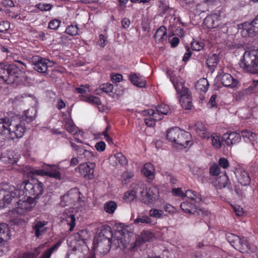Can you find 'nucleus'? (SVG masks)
Listing matches in <instances>:
<instances>
[{"mask_svg":"<svg viewBox=\"0 0 258 258\" xmlns=\"http://www.w3.org/2000/svg\"><path fill=\"white\" fill-rule=\"evenodd\" d=\"M125 236L120 231H116L113 234L110 226L104 228L94 242L97 251L103 254H106L110 249L111 244L117 247H126L130 242L129 238L125 239Z\"/></svg>","mask_w":258,"mask_h":258,"instance_id":"1","label":"nucleus"},{"mask_svg":"<svg viewBox=\"0 0 258 258\" xmlns=\"http://www.w3.org/2000/svg\"><path fill=\"white\" fill-rule=\"evenodd\" d=\"M43 186V184L38 180L34 181L32 183L28 180H25L20 184L17 185V188L10 191L13 198H21V196L24 195L32 197L34 200L42 194Z\"/></svg>","mask_w":258,"mask_h":258,"instance_id":"2","label":"nucleus"},{"mask_svg":"<svg viewBox=\"0 0 258 258\" xmlns=\"http://www.w3.org/2000/svg\"><path fill=\"white\" fill-rule=\"evenodd\" d=\"M167 139L173 143L175 148L178 149L189 147L192 144L190 133L177 127L172 128L167 132Z\"/></svg>","mask_w":258,"mask_h":258,"instance_id":"3","label":"nucleus"},{"mask_svg":"<svg viewBox=\"0 0 258 258\" xmlns=\"http://www.w3.org/2000/svg\"><path fill=\"white\" fill-rule=\"evenodd\" d=\"M20 75V69L14 64H0V81L7 84L14 83Z\"/></svg>","mask_w":258,"mask_h":258,"instance_id":"4","label":"nucleus"},{"mask_svg":"<svg viewBox=\"0 0 258 258\" xmlns=\"http://www.w3.org/2000/svg\"><path fill=\"white\" fill-rule=\"evenodd\" d=\"M240 67L247 72H252L258 68V50L246 51L240 63Z\"/></svg>","mask_w":258,"mask_h":258,"instance_id":"5","label":"nucleus"},{"mask_svg":"<svg viewBox=\"0 0 258 258\" xmlns=\"http://www.w3.org/2000/svg\"><path fill=\"white\" fill-rule=\"evenodd\" d=\"M140 192L143 202L146 204H154L158 199V189L156 186H153L148 189L145 184L139 183Z\"/></svg>","mask_w":258,"mask_h":258,"instance_id":"6","label":"nucleus"},{"mask_svg":"<svg viewBox=\"0 0 258 258\" xmlns=\"http://www.w3.org/2000/svg\"><path fill=\"white\" fill-rule=\"evenodd\" d=\"M226 238L234 248L242 252L247 251L250 248L248 239L245 237H239L228 233L226 234Z\"/></svg>","mask_w":258,"mask_h":258,"instance_id":"7","label":"nucleus"},{"mask_svg":"<svg viewBox=\"0 0 258 258\" xmlns=\"http://www.w3.org/2000/svg\"><path fill=\"white\" fill-rule=\"evenodd\" d=\"M9 131L7 140L22 138L26 132L24 122L20 121L19 119L18 121L12 119Z\"/></svg>","mask_w":258,"mask_h":258,"instance_id":"8","label":"nucleus"},{"mask_svg":"<svg viewBox=\"0 0 258 258\" xmlns=\"http://www.w3.org/2000/svg\"><path fill=\"white\" fill-rule=\"evenodd\" d=\"M243 37H252L258 34V19L255 17L251 22H244L238 25Z\"/></svg>","mask_w":258,"mask_h":258,"instance_id":"9","label":"nucleus"},{"mask_svg":"<svg viewBox=\"0 0 258 258\" xmlns=\"http://www.w3.org/2000/svg\"><path fill=\"white\" fill-rule=\"evenodd\" d=\"M29 174L38 175H48L56 179H60L61 177L59 168L55 165H47L45 169H34L30 168Z\"/></svg>","mask_w":258,"mask_h":258,"instance_id":"10","label":"nucleus"},{"mask_svg":"<svg viewBox=\"0 0 258 258\" xmlns=\"http://www.w3.org/2000/svg\"><path fill=\"white\" fill-rule=\"evenodd\" d=\"M170 80L172 83L175 90H176L178 94L179 95L181 98V101L182 104H183L184 99H186L188 106H190L191 94L188 89L183 86L182 82H179L178 79L176 77H172L170 78Z\"/></svg>","mask_w":258,"mask_h":258,"instance_id":"11","label":"nucleus"},{"mask_svg":"<svg viewBox=\"0 0 258 258\" xmlns=\"http://www.w3.org/2000/svg\"><path fill=\"white\" fill-rule=\"evenodd\" d=\"M20 198L17 202L18 207L16 209L17 213L20 215H23L30 211L35 205V201L32 197L24 195Z\"/></svg>","mask_w":258,"mask_h":258,"instance_id":"12","label":"nucleus"},{"mask_svg":"<svg viewBox=\"0 0 258 258\" xmlns=\"http://www.w3.org/2000/svg\"><path fill=\"white\" fill-rule=\"evenodd\" d=\"M60 205L62 207L69 206L79 202L80 200V192L78 189L73 188L60 197Z\"/></svg>","mask_w":258,"mask_h":258,"instance_id":"13","label":"nucleus"},{"mask_svg":"<svg viewBox=\"0 0 258 258\" xmlns=\"http://www.w3.org/2000/svg\"><path fill=\"white\" fill-rule=\"evenodd\" d=\"M188 200L183 202L180 204V208L183 211L188 214H195L197 212L200 214V212H202L201 210L198 211L197 206L194 203V198L192 197H187Z\"/></svg>","mask_w":258,"mask_h":258,"instance_id":"14","label":"nucleus"},{"mask_svg":"<svg viewBox=\"0 0 258 258\" xmlns=\"http://www.w3.org/2000/svg\"><path fill=\"white\" fill-rule=\"evenodd\" d=\"M144 115H148L149 117L145 119V122L148 126H154L155 125V121L162 119L160 114L156 113L152 109H149L143 111Z\"/></svg>","mask_w":258,"mask_h":258,"instance_id":"15","label":"nucleus"},{"mask_svg":"<svg viewBox=\"0 0 258 258\" xmlns=\"http://www.w3.org/2000/svg\"><path fill=\"white\" fill-rule=\"evenodd\" d=\"M12 119L7 117L0 118V137L4 140L8 139L9 128L11 126Z\"/></svg>","mask_w":258,"mask_h":258,"instance_id":"16","label":"nucleus"},{"mask_svg":"<svg viewBox=\"0 0 258 258\" xmlns=\"http://www.w3.org/2000/svg\"><path fill=\"white\" fill-rule=\"evenodd\" d=\"M48 60L39 57L33 58L32 64L33 69L40 73H45L48 69Z\"/></svg>","mask_w":258,"mask_h":258,"instance_id":"17","label":"nucleus"},{"mask_svg":"<svg viewBox=\"0 0 258 258\" xmlns=\"http://www.w3.org/2000/svg\"><path fill=\"white\" fill-rule=\"evenodd\" d=\"M47 222L45 221H35L32 226L33 231L37 238L43 235L47 231L45 227Z\"/></svg>","mask_w":258,"mask_h":258,"instance_id":"18","label":"nucleus"},{"mask_svg":"<svg viewBox=\"0 0 258 258\" xmlns=\"http://www.w3.org/2000/svg\"><path fill=\"white\" fill-rule=\"evenodd\" d=\"M219 77L223 85L227 87L234 88L236 86L238 82L237 80L234 79L233 77L228 73H221Z\"/></svg>","mask_w":258,"mask_h":258,"instance_id":"19","label":"nucleus"},{"mask_svg":"<svg viewBox=\"0 0 258 258\" xmlns=\"http://www.w3.org/2000/svg\"><path fill=\"white\" fill-rule=\"evenodd\" d=\"M222 139L228 146H232L240 141L241 136L239 134L236 132L227 133L223 135Z\"/></svg>","mask_w":258,"mask_h":258,"instance_id":"20","label":"nucleus"},{"mask_svg":"<svg viewBox=\"0 0 258 258\" xmlns=\"http://www.w3.org/2000/svg\"><path fill=\"white\" fill-rule=\"evenodd\" d=\"M235 174L238 182L243 186L250 183V179L248 173L242 168L236 169Z\"/></svg>","mask_w":258,"mask_h":258,"instance_id":"21","label":"nucleus"},{"mask_svg":"<svg viewBox=\"0 0 258 258\" xmlns=\"http://www.w3.org/2000/svg\"><path fill=\"white\" fill-rule=\"evenodd\" d=\"M94 164L93 162H83L79 166V172L84 177L92 175L94 172Z\"/></svg>","mask_w":258,"mask_h":258,"instance_id":"22","label":"nucleus"},{"mask_svg":"<svg viewBox=\"0 0 258 258\" xmlns=\"http://www.w3.org/2000/svg\"><path fill=\"white\" fill-rule=\"evenodd\" d=\"M219 16L217 14L209 15L204 20V24L208 29L217 27L220 24Z\"/></svg>","mask_w":258,"mask_h":258,"instance_id":"23","label":"nucleus"},{"mask_svg":"<svg viewBox=\"0 0 258 258\" xmlns=\"http://www.w3.org/2000/svg\"><path fill=\"white\" fill-rule=\"evenodd\" d=\"M13 199L11 191L0 186V208L5 207Z\"/></svg>","mask_w":258,"mask_h":258,"instance_id":"24","label":"nucleus"},{"mask_svg":"<svg viewBox=\"0 0 258 258\" xmlns=\"http://www.w3.org/2000/svg\"><path fill=\"white\" fill-rule=\"evenodd\" d=\"M142 173L148 178L152 181L155 177V168L151 162H146L142 169Z\"/></svg>","mask_w":258,"mask_h":258,"instance_id":"25","label":"nucleus"},{"mask_svg":"<svg viewBox=\"0 0 258 258\" xmlns=\"http://www.w3.org/2000/svg\"><path fill=\"white\" fill-rule=\"evenodd\" d=\"M48 244L47 242L42 244L38 247L23 253L19 258H36L40 253L42 249L48 246Z\"/></svg>","mask_w":258,"mask_h":258,"instance_id":"26","label":"nucleus"},{"mask_svg":"<svg viewBox=\"0 0 258 258\" xmlns=\"http://www.w3.org/2000/svg\"><path fill=\"white\" fill-rule=\"evenodd\" d=\"M129 79L135 86L139 87H144L146 84L145 78L138 74H130Z\"/></svg>","mask_w":258,"mask_h":258,"instance_id":"27","label":"nucleus"},{"mask_svg":"<svg viewBox=\"0 0 258 258\" xmlns=\"http://www.w3.org/2000/svg\"><path fill=\"white\" fill-rule=\"evenodd\" d=\"M229 178L225 174H223L219 177H216L213 181V184L217 188L221 189L228 185Z\"/></svg>","mask_w":258,"mask_h":258,"instance_id":"28","label":"nucleus"},{"mask_svg":"<svg viewBox=\"0 0 258 258\" xmlns=\"http://www.w3.org/2000/svg\"><path fill=\"white\" fill-rule=\"evenodd\" d=\"M194 130L201 138L207 139L209 138V133L207 131L205 125L202 122H197L194 127Z\"/></svg>","mask_w":258,"mask_h":258,"instance_id":"29","label":"nucleus"},{"mask_svg":"<svg viewBox=\"0 0 258 258\" xmlns=\"http://www.w3.org/2000/svg\"><path fill=\"white\" fill-rule=\"evenodd\" d=\"M10 238L9 227L6 223L0 224V244Z\"/></svg>","mask_w":258,"mask_h":258,"instance_id":"30","label":"nucleus"},{"mask_svg":"<svg viewBox=\"0 0 258 258\" xmlns=\"http://www.w3.org/2000/svg\"><path fill=\"white\" fill-rule=\"evenodd\" d=\"M75 238L80 244H86V241L89 238V235L86 230H81L75 234Z\"/></svg>","mask_w":258,"mask_h":258,"instance_id":"31","label":"nucleus"},{"mask_svg":"<svg viewBox=\"0 0 258 258\" xmlns=\"http://www.w3.org/2000/svg\"><path fill=\"white\" fill-rule=\"evenodd\" d=\"M166 29L164 26L160 27L155 32L154 38L157 43H161L166 39Z\"/></svg>","mask_w":258,"mask_h":258,"instance_id":"32","label":"nucleus"},{"mask_svg":"<svg viewBox=\"0 0 258 258\" xmlns=\"http://www.w3.org/2000/svg\"><path fill=\"white\" fill-rule=\"evenodd\" d=\"M196 89L198 91L206 92L209 87V83L205 78L200 79L196 84Z\"/></svg>","mask_w":258,"mask_h":258,"instance_id":"33","label":"nucleus"},{"mask_svg":"<svg viewBox=\"0 0 258 258\" xmlns=\"http://www.w3.org/2000/svg\"><path fill=\"white\" fill-rule=\"evenodd\" d=\"M64 127L66 130L71 134L75 135L77 133L78 128L75 125L72 119L68 117L65 119Z\"/></svg>","mask_w":258,"mask_h":258,"instance_id":"34","label":"nucleus"},{"mask_svg":"<svg viewBox=\"0 0 258 258\" xmlns=\"http://www.w3.org/2000/svg\"><path fill=\"white\" fill-rule=\"evenodd\" d=\"M219 62V56L216 54L212 53L209 54L206 63L209 68L212 69L216 67Z\"/></svg>","mask_w":258,"mask_h":258,"instance_id":"35","label":"nucleus"},{"mask_svg":"<svg viewBox=\"0 0 258 258\" xmlns=\"http://www.w3.org/2000/svg\"><path fill=\"white\" fill-rule=\"evenodd\" d=\"M241 135L245 141L253 142L256 140L257 136L256 134L253 133L248 130H243L241 132Z\"/></svg>","mask_w":258,"mask_h":258,"instance_id":"36","label":"nucleus"},{"mask_svg":"<svg viewBox=\"0 0 258 258\" xmlns=\"http://www.w3.org/2000/svg\"><path fill=\"white\" fill-rule=\"evenodd\" d=\"M36 110L34 108L32 107L25 111L23 117L27 122H31L36 117Z\"/></svg>","mask_w":258,"mask_h":258,"instance_id":"37","label":"nucleus"},{"mask_svg":"<svg viewBox=\"0 0 258 258\" xmlns=\"http://www.w3.org/2000/svg\"><path fill=\"white\" fill-rule=\"evenodd\" d=\"M61 244L60 241H58L54 245L50 248L46 250L41 255L40 258H50L52 252L57 249Z\"/></svg>","mask_w":258,"mask_h":258,"instance_id":"38","label":"nucleus"},{"mask_svg":"<svg viewBox=\"0 0 258 258\" xmlns=\"http://www.w3.org/2000/svg\"><path fill=\"white\" fill-rule=\"evenodd\" d=\"M117 208V205L114 201L106 202L104 206V211L108 214H113Z\"/></svg>","mask_w":258,"mask_h":258,"instance_id":"39","label":"nucleus"},{"mask_svg":"<svg viewBox=\"0 0 258 258\" xmlns=\"http://www.w3.org/2000/svg\"><path fill=\"white\" fill-rule=\"evenodd\" d=\"M155 112L160 114L162 118L163 115H167L170 112V109L167 105L162 104L156 107Z\"/></svg>","mask_w":258,"mask_h":258,"instance_id":"40","label":"nucleus"},{"mask_svg":"<svg viewBox=\"0 0 258 258\" xmlns=\"http://www.w3.org/2000/svg\"><path fill=\"white\" fill-rule=\"evenodd\" d=\"M172 193L174 196H178L181 198L187 197L189 193L193 194L194 192L191 190H187L185 193H184L181 188H175L172 190Z\"/></svg>","mask_w":258,"mask_h":258,"instance_id":"41","label":"nucleus"},{"mask_svg":"<svg viewBox=\"0 0 258 258\" xmlns=\"http://www.w3.org/2000/svg\"><path fill=\"white\" fill-rule=\"evenodd\" d=\"M65 218L68 225L70 226L69 231H72L76 225V218L75 215L70 214L66 217Z\"/></svg>","mask_w":258,"mask_h":258,"instance_id":"42","label":"nucleus"},{"mask_svg":"<svg viewBox=\"0 0 258 258\" xmlns=\"http://www.w3.org/2000/svg\"><path fill=\"white\" fill-rule=\"evenodd\" d=\"M151 222V219L148 216H138L134 221V223L136 224L139 223L142 224H150Z\"/></svg>","mask_w":258,"mask_h":258,"instance_id":"43","label":"nucleus"},{"mask_svg":"<svg viewBox=\"0 0 258 258\" xmlns=\"http://www.w3.org/2000/svg\"><path fill=\"white\" fill-rule=\"evenodd\" d=\"M136 191L134 190H131L127 191L124 194L123 199L127 202H131L136 199Z\"/></svg>","mask_w":258,"mask_h":258,"instance_id":"44","label":"nucleus"},{"mask_svg":"<svg viewBox=\"0 0 258 258\" xmlns=\"http://www.w3.org/2000/svg\"><path fill=\"white\" fill-rule=\"evenodd\" d=\"M164 212L162 210L157 209H152L149 212V215L150 217H154L156 219L161 218Z\"/></svg>","mask_w":258,"mask_h":258,"instance_id":"45","label":"nucleus"},{"mask_svg":"<svg viewBox=\"0 0 258 258\" xmlns=\"http://www.w3.org/2000/svg\"><path fill=\"white\" fill-rule=\"evenodd\" d=\"M146 241L143 239V238L140 235L137 237L135 242L132 245L130 249L131 251H136L140 245L144 243Z\"/></svg>","mask_w":258,"mask_h":258,"instance_id":"46","label":"nucleus"},{"mask_svg":"<svg viewBox=\"0 0 258 258\" xmlns=\"http://www.w3.org/2000/svg\"><path fill=\"white\" fill-rule=\"evenodd\" d=\"M109 159L111 161H124L126 160L125 157L121 152L110 156Z\"/></svg>","mask_w":258,"mask_h":258,"instance_id":"47","label":"nucleus"},{"mask_svg":"<svg viewBox=\"0 0 258 258\" xmlns=\"http://www.w3.org/2000/svg\"><path fill=\"white\" fill-rule=\"evenodd\" d=\"M78 30L77 26L71 25L67 27L66 32L71 36H76L78 34Z\"/></svg>","mask_w":258,"mask_h":258,"instance_id":"48","label":"nucleus"},{"mask_svg":"<svg viewBox=\"0 0 258 258\" xmlns=\"http://www.w3.org/2000/svg\"><path fill=\"white\" fill-rule=\"evenodd\" d=\"M211 140L213 146L216 148H219L221 146V142L220 137L216 135H213L211 136Z\"/></svg>","mask_w":258,"mask_h":258,"instance_id":"49","label":"nucleus"},{"mask_svg":"<svg viewBox=\"0 0 258 258\" xmlns=\"http://www.w3.org/2000/svg\"><path fill=\"white\" fill-rule=\"evenodd\" d=\"M100 89L102 91L109 93L112 92L113 89V86L110 83H104L100 85Z\"/></svg>","mask_w":258,"mask_h":258,"instance_id":"50","label":"nucleus"},{"mask_svg":"<svg viewBox=\"0 0 258 258\" xmlns=\"http://www.w3.org/2000/svg\"><path fill=\"white\" fill-rule=\"evenodd\" d=\"M86 101L93 104H96L97 105H99L101 104V101L100 98L98 97H95L93 96H90L86 99Z\"/></svg>","mask_w":258,"mask_h":258,"instance_id":"51","label":"nucleus"},{"mask_svg":"<svg viewBox=\"0 0 258 258\" xmlns=\"http://www.w3.org/2000/svg\"><path fill=\"white\" fill-rule=\"evenodd\" d=\"M220 172V166L218 164H214L210 168V173L213 176H216Z\"/></svg>","mask_w":258,"mask_h":258,"instance_id":"52","label":"nucleus"},{"mask_svg":"<svg viewBox=\"0 0 258 258\" xmlns=\"http://www.w3.org/2000/svg\"><path fill=\"white\" fill-rule=\"evenodd\" d=\"M191 46L193 50L196 51H200L203 47L202 42H200L198 40H194L191 43Z\"/></svg>","mask_w":258,"mask_h":258,"instance_id":"53","label":"nucleus"},{"mask_svg":"<svg viewBox=\"0 0 258 258\" xmlns=\"http://www.w3.org/2000/svg\"><path fill=\"white\" fill-rule=\"evenodd\" d=\"M60 23V21L58 20H51L49 23L48 28L52 30H56L59 27Z\"/></svg>","mask_w":258,"mask_h":258,"instance_id":"54","label":"nucleus"},{"mask_svg":"<svg viewBox=\"0 0 258 258\" xmlns=\"http://www.w3.org/2000/svg\"><path fill=\"white\" fill-rule=\"evenodd\" d=\"M90 86L88 84H86L85 85H81L79 87H77L75 88V91L80 94L86 93L87 91H90L89 90Z\"/></svg>","mask_w":258,"mask_h":258,"instance_id":"55","label":"nucleus"},{"mask_svg":"<svg viewBox=\"0 0 258 258\" xmlns=\"http://www.w3.org/2000/svg\"><path fill=\"white\" fill-rule=\"evenodd\" d=\"M10 28V23L8 21L0 22V34L5 33Z\"/></svg>","mask_w":258,"mask_h":258,"instance_id":"56","label":"nucleus"},{"mask_svg":"<svg viewBox=\"0 0 258 258\" xmlns=\"http://www.w3.org/2000/svg\"><path fill=\"white\" fill-rule=\"evenodd\" d=\"M95 147L98 151L102 152L105 150L106 145L104 142L100 141L95 144Z\"/></svg>","mask_w":258,"mask_h":258,"instance_id":"57","label":"nucleus"},{"mask_svg":"<svg viewBox=\"0 0 258 258\" xmlns=\"http://www.w3.org/2000/svg\"><path fill=\"white\" fill-rule=\"evenodd\" d=\"M37 8L41 11H49L51 9L52 6L50 4H39L37 5Z\"/></svg>","mask_w":258,"mask_h":258,"instance_id":"58","label":"nucleus"},{"mask_svg":"<svg viewBox=\"0 0 258 258\" xmlns=\"http://www.w3.org/2000/svg\"><path fill=\"white\" fill-rule=\"evenodd\" d=\"M217 97V95L216 94H213L211 97L210 101L208 103V106L209 107L212 108L214 107H216V98Z\"/></svg>","mask_w":258,"mask_h":258,"instance_id":"59","label":"nucleus"},{"mask_svg":"<svg viewBox=\"0 0 258 258\" xmlns=\"http://www.w3.org/2000/svg\"><path fill=\"white\" fill-rule=\"evenodd\" d=\"M111 80L113 83H119L122 80L121 75L117 74L111 77Z\"/></svg>","mask_w":258,"mask_h":258,"instance_id":"60","label":"nucleus"},{"mask_svg":"<svg viewBox=\"0 0 258 258\" xmlns=\"http://www.w3.org/2000/svg\"><path fill=\"white\" fill-rule=\"evenodd\" d=\"M98 44L101 47H104L106 44V40L103 34L99 35V40L98 42Z\"/></svg>","mask_w":258,"mask_h":258,"instance_id":"61","label":"nucleus"},{"mask_svg":"<svg viewBox=\"0 0 258 258\" xmlns=\"http://www.w3.org/2000/svg\"><path fill=\"white\" fill-rule=\"evenodd\" d=\"M134 176V174L131 172H125L122 175V179L123 180L126 181L127 179L132 178Z\"/></svg>","mask_w":258,"mask_h":258,"instance_id":"62","label":"nucleus"},{"mask_svg":"<svg viewBox=\"0 0 258 258\" xmlns=\"http://www.w3.org/2000/svg\"><path fill=\"white\" fill-rule=\"evenodd\" d=\"M164 210L165 211L169 213H173L175 212V208L173 206L170 204H166L164 207Z\"/></svg>","mask_w":258,"mask_h":258,"instance_id":"63","label":"nucleus"},{"mask_svg":"<svg viewBox=\"0 0 258 258\" xmlns=\"http://www.w3.org/2000/svg\"><path fill=\"white\" fill-rule=\"evenodd\" d=\"M141 235L146 241L149 240L152 237L151 233L148 231L142 232Z\"/></svg>","mask_w":258,"mask_h":258,"instance_id":"64","label":"nucleus"}]
</instances>
